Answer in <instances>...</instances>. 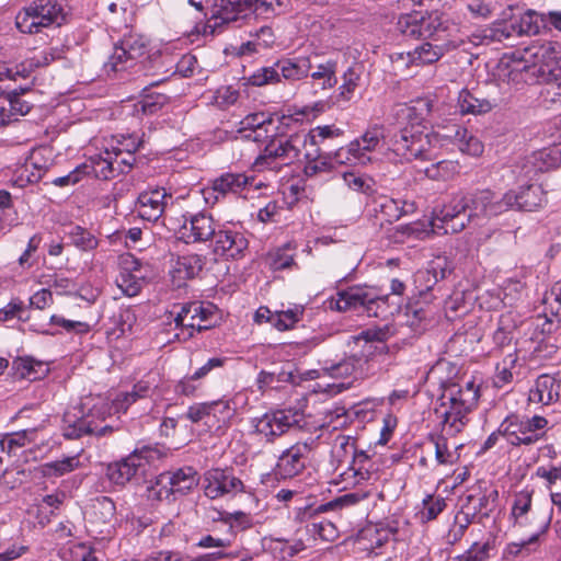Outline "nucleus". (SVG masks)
Listing matches in <instances>:
<instances>
[{"label":"nucleus","mask_w":561,"mask_h":561,"mask_svg":"<svg viewBox=\"0 0 561 561\" xmlns=\"http://www.w3.org/2000/svg\"><path fill=\"white\" fill-rule=\"evenodd\" d=\"M214 237V252L217 255L236 259L248 247L247 239L238 232L220 230Z\"/></svg>","instance_id":"obj_25"},{"label":"nucleus","mask_w":561,"mask_h":561,"mask_svg":"<svg viewBox=\"0 0 561 561\" xmlns=\"http://www.w3.org/2000/svg\"><path fill=\"white\" fill-rule=\"evenodd\" d=\"M306 148V137L295 134L289 137H274L265 146L263 152L255 159L257 169L275 168L298 160Z\"/></svg>","instance_id":"obj_6"},{"label":"nucleus","mask_w":561,"mask_h":561,"mask_svg":"<svg viewBox=\"0 0 561 561\" xmlns=\"http://www.w3.org/2000/svg\"><path fill=\"white\" fill-rule=\"evenodd\" d=\"M561 55V46L553 42H536L526 47L520 54L524 67L533 75L540 77L548 69H557L558 60Z\"/></svg>","instance_id":"obj_10"},{"label":"nucleus","mask_w":561,"mask_h":561,"mask_svg":"<svg viewBox=\"0 0 561 561\" xmlns=\"http://www.w3.org/2000/svg\"><path fill=\"white\" fill-rule=\"evenodd\" d=\"M547 424L548 421L539 415L527 420L511 415L501 423L500 432L512 445H530L539 439L535 432L545 428Z\"/></svg>","instance_id":"obj_12"},{"label":"nucleus","mask_w":561,"mask_h":561,"mask_svg":"<svg viewBox=\"0 0 561 561\" xmlns=\"http://www.w3.org/2000/svg\"><path fill=\"white\" fill-rule=\"evenodd\" d=\"M516 199L513 193L499 196L491 190H478L470 199L468 220L476 218H493L512 209V202Z\"/></svg>","instance_id":"obj_9"},{"label":"nucleus","mask_w":561,"mask_h":561,"mask_svg":"<svg viewBox=\"0 0 561 561\" xmlns=\"http://www.w3.org/2000/svg\"><path fill=\"white\" fill-rule=\"evenodd\" d=\"M218 319L214 305L193 302L182 307L174 321L178 328L187 330V336H192L194 330L202 331L215 327Z\"/></svg>","instance_id":"obj_13"},{"label":"nucleus","mask_w":561,"mask_h":561,"mask_svg":"<svg viewBox=\"0 0 561 561\" xmlns=\"http://www.w3.org/2000/svg\"><path fill=\"white\" fill-rule=\"evenodd\" d=\"M168 98L164 94L146 95L136 104V111H141L146 115L157 113L167 103Z\"/></svg>","instance_id":"obj_62"},{"label":"nucleus","mask_w":561,"mask_h":561,"mask_svg":"<svg viewBox=\"0 0 561 561\" xmlns=\"http://www.w3.org/2000/svg\"><path fill=\"white\" fill-rule=\"evenodd\" d=\"M385 137V127L382 125L369 127L360 137L336 151V161L340 163L366 165L373 161L370 153L379 147Z\"/></svg>","instance_id":"obj_7"},{"label":"nucleus","mask_w":561,"mask_h":561,"mask_svg":"<svg viewBox=\"0 0 561 561\" xmlns=\"http://www.w3.org/2000/svg\"><path fill=\"white\" fill-rule=\"evenodd\" d=\"M146 276V267L138 259L130 254L121 257L119 274L116 278V283L125 295L129 297L138 295L142 288Z\"/></svg>","instance_id":"obj_17"},{"label":"nucleus","mask_w":561,"mask_h":561,"mask_svg":"<svg viewBox=\"0 0 561 561\" xmlns=\"http://www.w3.org/2000/svg\"><path fill=\"white\" fill-rule=\"evenodd\" d=\"M455 144L460 152L471 157H480L484 151L483 142L467 129L456 131Z\"/></svg>","instance_id":"obj_40"},{"label":"nucleus","mask_w":561,"mask_h":561,"mask_svg":"<svg viewBox=\"0 0 561 561\" xmlns=\"http://www.w3.org/2000/svg\"><path fill=\"white\" fill-rule=\"evenodd\" d=\"M285 7V0H220L216 4L211 19L214 26L222 23L237 21L252 12L257 16L272 18L280 14Z\"/></svg>","instance_id":"obj_5"},{"label":"nucleus","mask_w":561,"mask_h":561,"mask_svg":"<svg viewBox=\"0 0 561 561\" xmlns=\"http://www.w3.org/2000/svg\"><path fill=\"white\" fill-rule=\"evenodd\" d=\"M205 257L198 254L178 255L171 260L170 276L176 287H182L188 279L202 271Z\"/></svg>","instance_id":"obj_19"},{"label":"nucleus","mask_w":561,"mask_h":561,"mask_svg":"<svg viewBox=\"0 0 561 561\" xmlns=\"http://www.w3.org/2000/svg\"><path fill=\"white\" fill-rule=\"evenodd\" d=\"M311 447L307 443H297L288 448L278 458L276 470L283 478H293L305 468V457L310 453Z\"/></svg>","instance_id":"obj_20"},{"label":"nucleus","mask_w":561,"mask_h":561,"mask_svg":"<svg viewBox=\"0 0 561 561\" xmlns=\"http://www.w3.org/2000/svg\"><path fill=\"white\" fill-rule=\"evenodd\" d=\"M433 110V102L431 99L421 98L414 100L411 105L405 110V126H414L415 128H427L424 123L430 117Z\"/></svg>","instance_id":"obj_34"},{"label":"nucleus","mask_w":561,"mask_h":561,"mask_svg":"<svg viewBox=\"0 0 561 561\" xmlns=\"http://www.w3.org/2000/svg\"><path fill=\"white\" fill-rule=\"evenodd\" d=\"M480 387L473 379L448 380L442 385V393L435 407L436 417L446 435L455 436L469 422L477 408Z\"/></svg>","instance_id":"obj_1"},{"label":"nucleus","mask_w":561,"mask_h":561,"mask_svg":"<svg viewBox=\"0 0 561 561\" xmlns=\"http://www.w3.org/2000/svg\"><path fill=\"white\" fill-rule=\"evenodd\" d=\"M469 199L465 196H454L432 218V230L438 229L442 233L461 232L470 220L468 217L459 220V216L469 209Z\"/></svg>","instance_id":"obj_15"},{"label":"nucleus","mask_w":561,"mask_h":561,"mask_svg":"<svg viewBox=\"0 0 561 561\" xmlns=\"http://www.w3.org/2000/svg\"><path fill=\"white\" fill-rule=\"evenodd\" d=\"M336 62L328 60L319 64L311 71V79L320 85L322 90L331 89L336 84Z\"/></svg>","instance_id":"obj_43"},{"label":"nucleus","mask_w":561,"mask_h":561,"mask_svg":"<svg viewBox=\"0 0 561 561\" xmlns=\"http://www.w3.org/2000/svg\"><path fill=\"white\" fill-rule=\"evenodd\" d=\"M239 131L243 138L261 142L268 138V133L273 127V121L265 113H254L244 117Z\"/></svg>","instance_id":"obj_23"},{"label":"nucleus","mask_w":561,"mask_h":561,"mask_svg":"<svg viewBox=\"0 0 561 561\" xmlns=\"http://www.w3.org/2000/svg\"><path fill=\"white\" fill-rule=\"evenodd\" d=\"M458 106L462 114H485L493 107L486 99H478L468 90H462L458 96Z\"/></svg>","instance_id":"obj_37"},{"label":"nucleus","mask_w":561,"mask_h":561,"mask_svg":"<svg viewBox=\"0 0 561 561\" xmlns=\"http://www.w3.org/2000/svg\"><path fill=\"white\" fill-rule=\"evenodd\" d=\"M446 503L443 497H435L428 495L423 500V508L420 512L421 519L428 522L435 519L439 513L445 508Z\"/></svg>","instance_id":"obj_60"},{"label":"nucleus","mask_w":561,"mask_h":561,"mask_svg":"<svg viewBox=\"0 0 561 561\" xmlns=\"http://www.w3.org/2000/svg\"><path fill=\"white\" fill-rule=\"evenodd\" d=\"M72 242L80 249L88 251L98 247V240L81 227H75L71 232Z\"/></svg>","instance_id":"obj_64"},{"label":"nucleus","mask_w":561,"mask_h":561,"mask_svg":"<svg viewBox=\"0 0 561 561\" xmlns=\"http://www.w3.org/2000/svg\"><path fill=\"white\" fill-rule=\"evenodd\" d=\"M528 71L526 67H524V62L522 61L520 57L518 60H510V59H502L497 66V78L499 80L512 83V82H518L522 79V72Z\"/></svg>","instance_id":"obj_44"},{"label":"nucleus","mask_w":561,"mask_h":561,"mask_svg":"<svg viewBox=\"0 0 561 561\" xmlns=\"http://www.w3.org/2000/svg\"><path fill=\"white\" fill-rule=\"evenodd\" d=\"M79 466L77 457H67L61 460L46 462L39 466V472L47 478L61 477L73 471Z\"/></svg>","instance_id":"obj_45"},{"label":"nucleus","mask_w":561,"mask_h":561,"mask_svg":"<svg viewBox=\"0 0 561 561\" xmlns=\"http://www.w3.org/2000/svg\"><path fill=\"white\" fill-rule=\"evenodd\" d=\"M439 145V135L430 128L404 126L399 137L394 139L388 159L393 162L430 160Z\"/></svg>","instance_id":"obj_3"},{"label":"nucleus","mask_w":561,"mask_h":561,"mask_svg":"<svg viewBox=\"0 0 561 561\" xmlns=\"http://www.w3.org/2000/svg\"><path fill=\"white\" fill-rule=\"evenodd\" d=\"M31 105L20 95L13 94L9 98V108L0 107V125H7L14 119V116H22L28 113Z\"/></svg>","instance_id":"obj_46"},{"label":"nucleus","mask_w":561,"mask_h":561,"mask_svg":"<svg viewBox=\"0 0 561 561\" xmlns=\"http://www.w3.org/2000/svg\"><path fill=\"white\" fill-rule=\"evenodd\" d=\"M171 478L173 490L176 494L183 495L192 491L198 484V474L192 467L181 468L168 472Z\"/></svg>","instance_id":"obj_35"},{"label":"nucleus","mask_w":561,"mask_h":561,"mask_svg":"<svg viewBox=\"0 0 561 561\" xmlns=\"http://www.w3.org/2000/svg\"><path fill=\"white\" fill-rule=\"evenodd\" d=\"M388 331L386 329H368L363 331L357 337V342L364 341V352L371 355L373 350L383 351L386 346L382 342L387 339Z\"/></svg>","instance_id":"obj_49"},{"label":"nucleus","mask_w":561,"mask_h":561,"mask_svg":"<svg viewBox=\"0 0 561 561\" xmlns=\"http://www.w3.org/2000/svg\"><path fill=\"white\" fill-rule=\"evenodd\" d=\"M67 14L65 0H36L18 12L15 25L21 33L36 34L50 25H60Z\"/></svg>","instance_id":"obj_4"},{"label":"nucleus","mask_w":561,"mask_h":561,"mask_svg":"<svg viewBox=\"0 0 561 561\" xmlns=\"http://www.w3.org/2000/svg\"><path fill=\"white\" fill-rule=\"evenodd\" d=\"M301 414L294 410L270 411L252 420L256 434L273 440L275 437L285 434L288 430L299 425Z\"/></svg>","instance_id":"obj_11"},{"label":"nucleus","mask_w":561,"mask_h":561,"mask_svg":"<svg viewBox=\"0 0 561 561\" xmlns=\"http://www.w3.org/2000/svg\"><path fill=\"white\" fill-rule=\"evenodd\" d=\"M421 37H432L438 31L444 28V21L438 12H431L427 14L421 13Z\"/></svg>","instance_id":"obj_58"},{"label":"nucleus","mask_w":561,"mask_h":561,"mask_svg":"<svg viewBox=\"0 0 561 561\" xmlns=\"http://www.w3.org/2000/svg\"><path fill=\"white\" fill-rule=\"evenodd\" d=\"M396 233L399 241H404V238L424 239L432 233L442 234V230H432V220L430 221H415L409 225H400L396 227Z\"/></svg>","instance_id":"obj_41"},{"label":"nucleus","mask_w":561,"mask_h":561,"mask_svg":"<svg viewBox=\"0 0 561 561\" xmlns=\"http://www.w3.org/2000/svg\"><path fill=\"white\" fill-rule=\"evenodd\" d=\"M342 135L343 130L335 125H322L310 129L307 135L302 136L306 137V142L309 140L310 145L314 147L319 142H322L327 139L337 138Z\"/></svg>","instance_id":"obj_53"},{"label":"nucleus","mask_w":561,"mask_h":561,"mask_svg":"<svg viewBox=\"0 0 561 561\" xmlns=\"http://www.w3.org/2000/svg\"><path fill=\"white\" fill-rule=\"evenodd\" d=\"M64 50L60 47H50L37 51L31 58V65L35 67H45L50 65L53 61L62 58Z\"/></svg>","instance_id":"obj_63"},{"label":"nucleus","mask_w":561,"mask_h":561,"mask_svg":"<svg viewBox=\"0 0 561 561\" xmlns=\"http://www.w3.org/2000/svg\"><path fill=\"white\" fill-rule=\"evenodd\" d=\"M172 198L164 188L142 192L138 197V213L141 218L154 221L161 217L168 202Z\"/></svg>","instance_id":"obj_21"},{"label":"nucleus","mask_w":561,"mask_h":561,"mask_svg":"<svg viewBox=\"0 0 561 561\" xmlns=\"http://www.w3.org/2000/svg\"><path fill=\"white\" fill-rule=\"evenodd\" d=\"M543 23H545V18L542 15L538 14L535 11L528 10L520 15L517 25L512 23L510 25V27L504 25L503 28H500L501 24H496L495 32L496 33L501 32V35L495 34V36L497 37V39H501V37L507 38V37L512 36L513 34H518V35H522V34L531 35L533 34L534 35V34L539 33L540 27L543 25Z\"/></svg>","instance_id":"obj_24"},{"label":"nucleus","mask_w":561,"mask_h":561,"mask_svg":"<svg viewBox=\"0 0 561 561\" xmlns=\"http://www.w3.org/2000/svg\"><path fill=\"white\" fill-rule=\"evenodd\" d=\"M421 13L412 12L402 14L398 20V28L405 36L421 37Z\"/></svg>","instance_id":"obj_56"},{"label":"nucleus","mask_w":561,"mask_h":561,"mask_svg":"<svg viewBox=\"0 0 561 561\" xmlns=\"http://www.w3.org/2000/svg\"><path fill=\"white\" fill-rule=\"evenodd\" d=\"M233 415L234 408L232 407L231 401L225 399L194 403L186 412V417L192 423L204 422L209 427L225 426Z\"/></svg>","instance_id":"obj_14"},{"label":"nucleus","mask_w":561,"mask_h":561,"mask_svg":"<svg viewBox=\"0 0 561 561\" xmlns=\"http://www.w3.org/2000/svg\"><path fill=\"white\" fill-rule=\"evenodd\" d=\"M245 84L263 87L279 81V73L273 67H263L244 78Z\"/></svg>","instance_id":"obj_57"},{"label":"nucleus","mask_w":561,"mask_h":561,"mask_svg":"<svg viewBox=\"0 0 561 561\" xmlns=\"http://www.w3.org/2000/svg\"><path fill=\"white\" fill-rule=\"evenodd\" d=\"M44 173L45 169L38 164L37 153L33 152L30 158L15 170L12 184L18 187H25L27 184L39 181Z\"/></svg>","instance_id":"obj_31"},{"label":"nucleus","mask_w":561,"mask_h":561,"mask_svg":"<svg viewBox=\"0 0 561 561\" xmlns=\"http://www.w3.org/2000/svg\"><path fill=\"white\" fill-rule=\"evenodd\" d=\"M459 172V165L456 161L443 160L425 169V174L431 180L447 181L453 179Z\"/></svg>","instance_id":"obj_50"},{"label":"nucleus","mask_w":561,"mask_h":561,"mask_svg":"<svg viewBox=\"0 0 561 561\" xmlns=\"http://www.w3.org/2000/svg\"><path fill=\"white\" fill-rule=\"evenodd\" d=\"M390 533L387 529L377 526H367L358 535L357 541L363 550L374 552L389 540Z\"/></svg>","instance_id":"obj_36"},{"label":"nucleus","mask_w":561,"mask_h":561,"mask_svg":"<svg viewBox=\"0 0 561 561\" xmlns=\"http://www.w3.org/2000/svg\"><path fill=\"white\" fill-rule=\"evenodd\" d=\"M538 79L543 84L540 91L542 101L549 105L561 103V67L548 69Z\"/></svg>","instance_id":"obj_32"},{"label":"nucleus","mask_w":561,"mask_h":561,"mask_svg":"<svg viewBox=\"0 0 561 561\" xmlns=\"http://www.w3.org/2000/svg\"><path fill=\"white\" fill-rule=\"evenodd\" d=\"M560 385L550 375H541L529 390L528 399L533 403L550 404L559 398Z\"/></svg>","instance_id":"obj_29"},{"label":"nucleus","mask_w":561,"mask_h":561,"mask_svg":"<svg viewBox=\"0 0 561 561\" xmlns=\"http://www.w3.org/2000/svg\"><path fill=\"white\" fill-rule=\"evenodd\" d=\"M135 66L134 60H129V56L119 43L114 46L113 53L104 64V71L107 75H115L126 71Z\"/></svg>","instance_id":"obj_42"},{"label":"nucleus","mask_w":561,"mask_h":561,"mask_svg":"<svg viewBox=\"0 0 561 561\" xmlns=\"http://www.w3.org/2000/svg\"><path fill=\"white\" fill-rule=\"evenodd\" d=\"M375 299V289L366 286H353L339 291L328 301V307L339 312L363 310L364 306H368L370 309Z\"/></svg>","instance_id":"obj_16"},{"label":"nucleus","mask_w":561,"mask_h":561,"mask_svg":"<svg viewBox=\"0 0 561 561\" xmlns=\"http://www.w3.org/2000/svg\"><path fill=\"white\" fill-rule=\"evenodd\" d=\"M308 533L313 536H318L320 540L327 542H332L339 537L336 526L327 519L310 524L308 526Z\"/></svg>","instance_id":"obj_55"},{"label":"nucleus","mask_w":561,"mask_h":561,"mask_svg":"<svg viewBox=\"0 0 561 561\" xmlns=\"http://www.w3.org/2000/svg\"><path fill=\"white\" fill-rule=\"evenodd\" d=\"M175 492L172 486L169 473L163 472L158 476L154 484L149 489V497L158 501H170Z\"/></svg>","instance_id":"obj_51"},{"label":"nucleus","mask_w":561,"mask_h":561,"mask_svg":"<svg viewBox=\"0 0 561 561\" xmlns=\"http://www.w3.org/2000/svg\"><path fill=\"white\" fill-rule=\"evenodd\" d=\"M118 43L126 50L129 60H134L135 65L148 53L149 42L144 35L130 33L125 35Z\"/></svg>","instance_id":"obj_38"},{"label":"nucleus","mask_w":561,"mask_h":561,"mask_svg":"<svg viewBox=\"0 0 561 561\" xmlns=\"http://www.w3.org/2000/svg\"><path fill=\"white\" fill-rule=\"evenodd\" d=\"M157 387V375L149 374L134 386L131 392L117 394L111 405L101 397L85 398L80 404L82 410V420L79 425L80 432L84 431L101 436L113 431V426H99L95 421H104L107 414L125 412L138 398L149 396Z\"/></svg>","instance_id":"obj_2"},{"label":"nucleus","mask_w":561,"mask_h":561,"mask_svg":"<svg viewBox=\"0 0 561 561\" xmlns=\"http://www.w3.org/2000/svg\"><path fill=\"white\" fill-rule=\"evenodd\" d=\"M302 316V308L295 307L286 311H276L273 318V327L278 331H286L299 321Z\"/></svg>","instance_id":"obj_54"},{"label":"nucleus","mask_w":561,"mask_h":561,"mask_svg":"<svg viewBox=\"0 0 561 561\" xmlns=\"http://www.w3.org/2000/svg\"><path fill=\"white\" fill-rule=\"evenodd\" d=\"M35 435L34 430L21 431L11 434H7L0 440L1 450L9 455L15 454L19 448L24 447L26 444L33 440Z\"/></svg>","instance_id":"obj_47"},{"label":"nucleus","mask_w":561,"mask_h":561,"mask_svg":"<svg viewBox=\"0 0 561 561\" xmlns=\"http://www.w3.org/2000/svg\"><path fill=\"white\" fill-rule=\"evenodd\" d=\"M367 359L352 356L332 366L331 368H323L322 370L324 374H328L332 377H347L351 375L363 377L365 375L364 364H367Z\"/></svg>","instance_id":"obj_39"},{"label":"nucleus","mask_w":561,"mask_h":561,"mask_svg":"<svg viewBox=\"0 0 561 561\" xmlns=\"http://www.w3.org/2000/svg\"><path fill=\"white\" fill-rule=\"evenodd\" d=\"M253 179L243 173H226L213 181L211 187L203 190L204 198L208 202L206 194L209 191L221 195L228 193H242L248 186L252 185Z\"/></svg>","instance_id":"obj_26"},{"label":"nucleus","mask_w":561,"mask_h":561,"mask_svg":"<svg viewBox=\"0 0 561 561\" xmlns=\"http://www.w3.org/2000/svg\"><path fill=\"white\" fill-rule=\"evenodd\" d=\"M359 81V75L348 68L343 75V83L339 88L337 101L347 102L352 99Z\"/></svg>","instance_id":"obj_59"},{"label":"nucleus","mask_w":561,"mask_h":561,"mask_svg":"<svg viewBox=\"0 0 561 561\" xmlns=\"http://www.w3.org/2000/svg\"><path fill=\"white\" fill-rule=\"evenodd\" d=\"M282 76L287 80H299L308 76L311 65L308 59H299L296 61L286 60L276 65Z\"/></svg>","instance_id":"obj_48"},{"label":"nucleus","mask_w":561,"mask_h":561,"mask_svg":"<svg viewBox=\"0 0 561 561\" xmlns=\"http://www.w3.org/2000/svg\"><path fill=\"white\" fill-rule=\"evenodd\" d=\"M447 51V45H434L423 43L407 55L400 54L401 60H407L408 65L424 66L438 61Z\"/></svg>","instance_id":"obj_27"},{"label":"nucleus","mask_w":561,"mask_h":561,"mask_svg":"<svg viewBox=\"0 0 561 561\" xmlns=\"http://www.w3.org/2000/svg\"><path fill=\"white\" fill-rule=\"evenodd\" d=\"M115 159H113L112 153L106 150L105 157L95 156L89 159V162L83 163L82 170L85 174H93L96 179L108 180L115 175L116 167L118 163L117 158L121 153V149L114 152Z\"/></svg>","instance_id":"obj_28"},{"label":"nucleus","mask_w":561,"mask_h":561,"mask_svg":"<svg viewBox=\"0 0 561 561\" xmlns=\"http://www.w3.org/2000/svg\"><path fill=\"white\" fill-rule=\"evenodd\" d=\"M161 457L156 448L144 447L135 450L125 459L112 463L107 467V477L115 484L124 485L139 472L145 471V467L158 460Z\"/></svg>","instance_id":"obj_8"},{"label":"nucleus","mask_w":561,"mask_h":561,"mask_svg":"<svg viewBox=\"0 0 561 561\" xmlns=\"http://www.w3.org/2000/svg\"><path fill=\"white\" fill-rule=\"evenodd\" d=\"M516 199L512 202V209L533 211L545 204L542 190L537 185H527L519 187L517 191L511 190Z\"/></svg>","instance_id":"obj_30"},{"label":"nucleus","mask_w":561,"mask_h":561,"mask_svg":"<svg viewBox=\"0 0 561 561\" xmlns=\"http://www.w3.org/2000/svg\"><path fill=\"white\" fill-rule=\"evenodd\" d=\"M115 510V504L111 499L106 496L96 499L90 513V524L102 534V526L110 525L114 519Z\"/></svg>","instance_id":"obj_33"},{"label":"nucleus","mask_w":561,"mask_h":561,"mask_svg":"<svg viewBox=\"0 0 561 561\" xmlns=\"http://www.w3.org/2000/svg\"><path fill=\"white\" fill-rule=\"evenodd\" d=\"M216 233V227L211 216L206 214H196L191 217L188 222L182 226V237L186 242L207 241Z\"/></svg>","instance_id":"obj_22"},{"label":"nucleus","mask_w":561,"mask_h":561,"mask_svg":"<svg viewBox=\"0 0 561 561\" xmlns=\"http://www.w3.org/2000/svg\"><path fill=\"white\" fill-rule=\"evenodd\" d=\"M205 494L209 499H218L228 494H237L243 491L242 481L230 471L224 469H210L204 476Z\"/></svg>","instance_id":"obj_18"},{"label":"nucleus","mask_w":561,"mask_h":561,"mask_svg":"<svg viewBox=\"0 0 561 561\" xmlns=\"http://www.w3.org/2000/svg\"><path fill=\"white\" fill-rule=\"evenodd\" d=\"M533 492L523 490L515 495L514 503L512 506V516L515 523L518 525L525 524V515L531 507Z\"/></svg>","instance_id":"obj_52"},{"label":"nucleus","mask_w":561,"mask_h":561,"mask_svg":"<svg viewBox=\"0 0 561 561\" xmlns=\"http://www.w3.org/2000/svg\"><path fill=\"white\" fill-rule=\"evenodd\" d=\"M304 157L307 160L305 165V174L307 176H314L319 173L328 171V163L324 159L319 157L318 149L314 148L313 151L304 152Z\"/></svg>","instance_id":"obj_61"}]
</instances>
